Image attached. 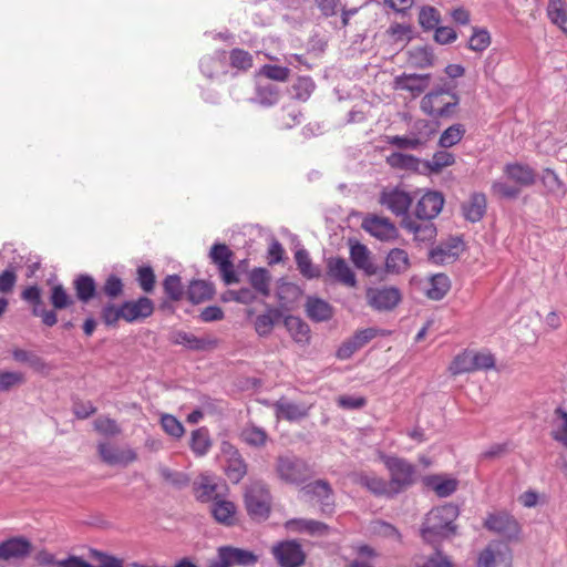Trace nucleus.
Masks as SVG:
<instances>
[{
	"label": "nucleus",
	"instance_id": "9d476101",
	"mask_svg": "<svg viewBox=\"0 0 567 567\" xmlns=\"http://www.w3.org/2000/svg\"><path fill=\"white\" fill-rule=\"evenodd\" d=\"M483 526L488 532L507 539L517 537L520 532L517 519L506 511L488 513L483 522Z\"/></svg>",
	"mask_w": 567,
	"mask_h": 567
},
{
	"label": "nucleus",
	"instance_id": "338daca9",
	"mask_svg": "<svg viewBox=\"0 0 567 567\" xmlns=\"http://www.w3.org/2000/svg\"><path fill=\"white\" fill-rule=\"evenodd\" d=\"M471 358L474 371L492 369L495 365V358L491 352L471 350Z\"/></svg>",
	"mask_w": 567,
	"mask_h": 567
},
{
	"label": "nucleus",
	"instance_id": "a211bd4d",
	"mask_svg": "<svg viewBox=\"0 0 567 567\" xmlns=\"http://www.w3.org/2000/svg\"><path fill=\"white\" fill-rule=\"evenodd\" d=\"M303 492L316 499L323 514H331L334 508L333 491L329 482L324 480L315 481L303 487Z\"/></svg>",
	"mask_w": 567,
	"mask_h": 567
},
{
	"label": "nucleus",
	"instance_id": "4468645a",
	"mask_svg": "<svg viewBox=\"0 0 567 567\" xmlns=\"http://www.w3.org/2000/svg\"><path fill=\"white\" fill-rule=\"evenodd\" d=\"M209 257L218 267L221 279L226 285L239 281L233 262L234 252L225 244H215L210 248Z\"/></svg>",
	"mask_w": 567,
	"mask_h": 567
},
{
	"label": "nucleus",
	"instance_id": "a19ab883",
	"mask_svg": "<svg viewBox=\"0 0 567 567\" xmlns=\"http://www.w3.org/2000/svg\"><path fill=\"white\" fill-rule=\"evenodd\" d=\"M240 437L246 444L255 447L264 446L268 440L266 431L254 424H247L243 429Z\"/></svg>",
	"mask_w": 567,
	"mask_h": 567
},
{
	"label": "nucleus",
	"instance_id": "13d9d810",
	"mask_svg": "<svg viewBox=\"0 0 567 567\" xmlns=\"http://www.w3.org/2000/svg\"><path fill=\"white\" fill-rule=\"evenodd\" d=\"M164 291L169 299L178 301L183 298L184 287L182 280L177 275H169L163 282Z\"/></svg>",
	"mask_w": 567,
	"mask_h": 567
},
{
	"label": "nucleus",
	"instance_id": "5701e85b",
	"mask_svg": "<svg viewBox=\"0 0 567 567\" xmlns=\"http://www.w3.org/2000/svg\"><path fill=\"white\" fill-rule=\"evenodd\" d=\"M327 274L336 281L347 286L355 287V275L343 258H330L327 262Z\"/></svg>",
	"mask_w": 567,
	"mask_h": 567
},
{
	"label": "nucleus",
	"instance_id": "aec40b11",
	"mask_svg": "<svg viewBox=\"0 0 567 567\" xmlns=\"http://www.w3.org/2000/svg\"><path fill=\"white\" fill-rule=\"evenodd\" d=\"M401 227L409 234L413 235L416 241H430L436 236V227L432 220L417 219L412 216H405L402 218Z\"/></svg>",
	"mask_w": 567,
	"mask_h": 567
},
{
	"label": "nucleus",
	"instance_id": "f257e3e1",
	"mask_svg": "<svg viewBox=\"0 0 567 567\" xmlns=\"http://www.w3.org/2000/svg\"><path fill=\"white\" fill-rule=\"evenodd\" d=\"M458 514V507L453 504H445L431 509L426 514L421 528L423 539L436 546L443 539L454 536L457 532L455 520Z\"/></svg>",
	"mask_w": 567,
	"mask_h": 567
},
{
	"label": "nucleus",
	"instance_id": "20e7f679",
	"mask_svg": "<svg viewBox=\"0 0 567 567\" xmlns=\"http://www.w3.org/2000/svg\"><path fill=\"white\" fill-rule=\"evenodd\" d=\"M384 465L390 474L386 481L389 497H393L405 491L415 481V467L404 458L396 456H385Z\"/></svg>",
	"mask_w": 567,
	"mask_h": 567
},
{
	"label": "nucleus",
	"instance_id": "e2e57ef3",
	"mask_svg": "<svg viewBox=\"0 0 567 567\" xmlns=\"http://www.w3.org/2000/svg\"><path fill=\"white\" fill-rule=\"evenodd\" d=\"M25 382L24 374L13 371H0V392L10 391Z\"/></svg>",
	"mask_w": 567,
	"mask_h": 567
},
{
	"label": "nucleus",
	"instance_id": "bf43d9fd",
	"mask_svg": "<svg viewBox=\"0 0 567 567\" xmlns=\"http://www.w3.org/2000/svg\"><path fill=\"white\" fill-rule=\"evenodd\" d=\"M196 495L197 499L200 502H209L214 501V495L216 493V484L208 476H200L198 483H196Z\"/></svg>",
	"mask_w": 567,
	"mask_h": 567
},
{
	"label": "nucleus",
	"instance_id": "4be33fe9",
	"mask_svg": "<svg viewBox=\"0 0 567 567\" xmlns=\"http://www.w3.org/2000/svg\"><path fill=\"white\" fill-rule=\"evenodd\" d=\"M406 63L413 69H430L435 65L436 55L430 45H415L405 52Z\"/></svg>",
	"mask_w": 567,
	"mask_h": 567
},
{
	"label": "nucleus",
	"instance_id": "a18cd8bd",
	"mask_svg": "<svg viewBox=\"0 0 567 567\" xmlns=\"http://www.w3.org/2000/svg\"><path fill=\"white\" fill-rule=\"evenodd\" d=\"M316 84L310 76H299L291 86L292 97L306 102L315 91Z\"/></svg>",
	"mask_w": 567,
	"mask_h": 567
},
{
	"label": "nucleus",
	"instance_id": "09e8293b",
	"mask_svg": "<svg viewBox=\"0 0 567 567\" xmlns=\"http://www.w3.org/2000/svg\"><path fill=\"white\" fill-rule=\"evenodd\" d=\"M427 485L433 488L437 496L446 497L456 491L457 481L454 478H442L440 476H431L427 478Z\"/></svg>",
	"mask_w": 567,
	"mask_h": 567
},
{
	"label": "nucleus",
	"instance_id": "864d4df0",
	"mask_svg": "<svg viewBox=\"0 0 567 567\" xmlns=\"http://www.w3.org/2000/svg\"><path fill=\"white\" fill-rule=\"evenodd\" d=\"M295 260L303 277L308 279L319 277V269L312 265L309 254L305 249H300L295 254Z\"/></svg>",
	"mask_w": 567,
	"mask_h": 567
},
{
	"label": "nucleus",
	"instance_id": "6e6552de",
	"mask_svg": "<svg viewBox=\"0 0 567 567\" xmlns=\"http://www.w3.org/2000/svg\"><path fill=\"white\" fill-rule=\"evenodd\" d=\"M270 551L279 567H302L307 558L302 545L296 539L278 542Z\"/></svg>",
	"mask_w": 567,
	"mask_h": 567
},
{
	"label": "nucleus",
	"instance_id": "ea45409f",
	"mask_svg": "<svg viewBox=\"0 0 567 567\" xmlns=\"http://www.w3.org/2000/svg\"><path fill=\"white\" fill-rule=\"evenodd\" d=\"M412 27L404 23H392L385 34L393 44L405 45L412 39Z\"/></svg>",
	"mask_w": 567,
	"mask_h": 567
},
{
	"label": "nucleus",
	"instance_id": "2eb2a0df",
	"mask_svg": "<svg viewBox=\"0 0 567 567\" xmlns=\"http://www.w3.org/2000/svg\"><path fill=\"white\" fill-rule=\"evenodd\" d=\"M379 203L385 206L395 216H410L408 214L412 204L410 194L399 187H386L379 196Z\"/></svg>",
	"mask_w": 567,
	"mask_h": 567
},
{
	"label": "nucleus",
	"instance_id": "6ab92c4d",
	"mask_svg": "<svg viewBox=\"0 0 567 567\" xmlns=\"http://www.w3.org/2000/svg\"><path fill=\"white\" fill-rule=\"evenodd\" d=\"M444 197L439 192L425 193L416 203L414 215L417 219H434L442 210Z\"/></svg>",
	"mask_w": 567,
	"mask_h": 567
},
{
	"label": "nucleus",
	"instance_id": "680f3d73",
	"mask_svg": "<svg viewBox=\"0 0 567 567\" xmlns=\"http://www.w3.org/2000/svg\"><path fill=\"white\" fill-rule=\"evenodd\" d=\"M93 425L96 432L105 436H116L122 432L116 421L106 416L97 417Z\"/></svg>",
	"mask_w": 567,
	"mask_h": 567
},
{
	"label": "nucleus",
	"instance_id": "69168bd1",
	"mask_svg": "<svg viewBox=\"0 0 567 567\" xmlns=\"http://www.w3.org/2000/svg\"><path fill=\"white\" fill-rule=\"evenodd\" d=\"M260 74L269 80L286 82L289 79L290 70L286 66L265 64L260 70Z\"/></svg>",
	"mask_w": 567,
	"mask_h": 567
},
{
	"label": "nucleus",
	"instance_id": "f8f14e48",
	"mask_svg": "<svg viewBox=\"0 0 567 567\" xmlns=\"http://www.w3.org/2000/svg\"><path fill=\"white\" fill-rule=\"evenodd\" d=\"M430 73H402L393 79L394 91L408 92L412 99L421 96L430 87Z\"/></svg>",
	"mask_w": 567,
	"mask_h": 567
},
{
	"label": "nucleus",
	"instance_id": "79ce46f5",
	"mask_svg": "<svg viewBox=\"0 0 567 567\" xmlns=\"http://www.w3.org/2000/svg\"><path fill=\"white\" fill-rule=\"evenodd\" d=\"M388 144L402 150H417L426 144V137L424 135L414 137L411 132L408 135L400 136L393 135L386 137Z\"/></svg>",
	"mask_w": 567,
	"mask_h": 567
},
{
	"label": "nucleus",
	"instance_id": "bb28decb",
	"mask_svg": "<svg viewBox=\"0 0 567 567\" xmlns=\"http://www.w3.org/2000/svg\"><path fill=\"white\" fill-rule=\"evenodd\" d=\"M308 318L316 322L328 321L333 317L332 306L317 297H309L306 302Z\"/></svg>",
	"mask_w": 567,
	"mask_h": 567
},
{
	"label": "nucleus",
	"instance_id": "37998d69",
	"mask_svg": "<svg viewBox=\"0 0 567 567\" xmlns=\"http://www.w3.org/2000/svg\"><path fill=\"white\" fill-rule=\"evenodd\" d=\"M212 447L207 429L200 427L192 432L190 449L197 456L205 455Z\"/></svg>",
	"mask_w": 567,
	"mask_h": 567
},
{
	"label": "nucleus",
	"instance_id": "5fc2aeb1",
	"mask_svg": "<svg viewBox=\"0 0 567 567\" xmlns=\"http://www.w3.org/2000/svg\"><path fill=\"white\" fill-rule=\"evenodd\" d=\"M440 21L441 14L437 9L430 6L421 8L419 12V23L423 30H434L436 27H439Z\"/></svg>",
	"mask_w": 567,
	"mask_h": 567
},
{
	"label": "nucleus",
	"instance_id": "de8ad7c7",
	"mask_svg": "<svg viewBox=\"0 0 567 567\" xmlns=\"http://www.w3.org/2000/svg\"><path fill=\"white\" fill-rule=\"evenodd\" d=\"M249 281L252 288L262 297H268L270 293V276L266 269H254L249 276Z\"/></svg>",
	"mask_w": 567,
	"mask_h": 567
},
{
	"label": "nucleus",
	"instance_id": "ddd939ff",
	"mask_svg": "<svg viewBox=\"0 0 567 567\" xmlns=\"http://www.w3.org/2000/svg\"><path fill=\"white\" fill-rule=\"evenodd\" d=\"M367 303L377 311H391L402 300L401 291L395 287L368 288Z\"/></svg>",
	"mask_w": 567,
	"mask_h": 567
},
{
	"label": "nucleus",
	"instance_id": "473e14b6",
	"mask_svg": "<svg viewBox=\"0 0 567 567\" xmlns=\"http://www.w3.org/2000/svg\"><path fill=\"white\" fill-rule=\"evenodd\" d=\"M550 436L555 442L567 449V411L561 408H557L554 411V417L550 423Z\"/></svg>",
	"mask_w": 567,
	"mask_h": 567
},
{
	"label": "nucleus",
	"instance_id": "c03bdc74",
	"mask_svg": "<svg viewBox=\"0 0 567 567\" xmlns=\"http://www.w3.org/2000/svg\"><path fill=\"white\" fill-rule=\"evenodd\" d=\"M449 372L454 377L475 372L471 358V350H464L463 352L458 353L450 363Z\"/></svg>",
	"mask_w": 567,
	"mask_h": 567
},
{
	"label": "nucleus",
	"instance_id": "e433bc0d",
	"mask_svg": "<svg viewBox=\"0 0 567 567\" xmlns=\"http://www.w3.org/2000/svg\"><path fill=\"white\" fill-rule=\"evenodd\" d=\"M458 243L442 244L430 251V259L437 265L450 264L456 259L458 256Z\"/></svg>",
	"mask_w": 567,
	"mask_h": 567
},
{
	"label": "nucleus",
	"instance_id": "9b49d317",
	"mask_svg": "<svg viewBox=\"0 0 567 567\" xmlns=\"http://www.w3.org/2000/svg\"><path fill=\"white\" fill-rule=\"evenodd\" d=\"M512 550L501 542H491L477 556L476 567H511L512 566Z\"/></svg>",
	"mask_w": 567,
	"mask_h": 567
},
{
	"label": "nucleus",
	"instance_id": "1a4fd4ad",
	"mask_svg": "<svg viewBox=\"0 0 567 567\" xmlns=\"http://www.w3.org/2000/svg\"><path fill=\"white\" fill-rule=\"evenodd\" d=\"M97 455L109 466L126 467L138 460L137 452L130 446H120L112 442H99Z\"/></svg>",
	"mask_w": 567,
	"mask_h": 567
},
{
	"label": "nucleus",
	"instance_id": "49530a36",
	"mask_svg": "<svg viewBox=\"0 0 567 567\" xmlns=\"http://www.w3.org/2000/svg\"><path fill=\"white\" fill-rule=\"evenodd\" d=\"M455 163V157L447 151L435 152L431 159L424 163V166L431 173H440L443 168L449 167Z\"/></svg>",
	"mask_w": 567,
	"mask_h": 567
},
{
	"label": "nucleus",
	"instance_id": "0eeeda50",
	"mask_svg": "<svg viewBox=\"0 0 567 567\" xmlns=\"http://www.w3.org/2000/svg\"><path fill=\"white\" fill-rule=\"evenodd\" d=\"M258 556L250 550L234 547L220 546L217 548V556L208 561L207 567H249L256 565Z\"/></svg>",
	"mask_w": 567,
	"mask_h": 567
},
{
	"label": "nucleus",
	"instance_id": "7ed1b4c3",
	"mask_svg": "<svg viewBox=\"0 0 567 567\" xmlns=\"http://www.w3.org/2000/svg\"><path fill=\"white\" fill-rule=\"evenodd\" d=\"M460 96L445 85L426 92L420 101V110L433 118H451L458 110Z\"/></svg>",
	"mask_w": 567,
	"mask_h": 567
},
{
	"label": "nucleus",
	"instance_id": "603ef678",
	"mask_svg": "<svg viewBox=\"0 0 567 567\" xmlns=\"http://www.w3.org/2000/svg\"><path fill=\"white\" fill-rule=\"evenodd\" d=\"M491 34L486 29L474 27L467 48L474 52H483L491 45Z\"/></svg>",
	"mask_w": 567,
	"mask_h": 567
},
{
	"label": "nucleus",
	"instance_id": "3c124183",
	"mask_svg": "<svg viewBox=\"0 0 567 567\" xmlns=\"http://www.w3.org/2000/svg\"><path fill=\"white\" fill-rule=\"evenodd\" d=\"M101 292L109 301L120 298L124 293L123 280L116 275H109L101 288Z\"/></svg>",
	"mask_w": 567,
	"mask_h": 567
},
{
	"label": "nucleus",
	"instance_id": "6e6d98bb",
	"mask_svg": "<svg viewBox=\"0 0 567 567\" xmlns=\"http://www.w3.org/2000/svg\"><path fill=\"white\" fill-rule=\"evenodd\" d=\"M414 567H455L447 556L436 549L433 555L427 558L416 557Z\"/></svg>",
	"mask_w": 567,
	"mask_h": 567
},
{
	"label": "nucleus",
	"instance_id": "774afa93",
	"mask_svg": "<svg viewBox=\"0 0 567 567\" xmlns=\"http://www.w3.org/2000/svg\"><path fill=\"white\" fill-rule=\"evenodd\" d=\"M137 282L144 292L153 291L155 287V275L151 267L143 266L137 269Z\"/></svg>",
	"mask_w": 567,
	"mask_h": 567
},
{
	"label": "nucleus",
	"instance_id": "8fccbe9b",
	"mask_svg": "<svg viewBox=\"0 0 567 567\" xmlns=\"http://www.w3.org/2000/svg\"><path fill=\"white\" fill-rule=\"evenodd\" d=\"M464 134L465 127L463 124H453L443 131L439 140V145L443 148L452 147L463 138Z\"/></svg>",
	"mask_w": 567,
	"mask_h": 567
},
{
	"label": "nucleus",
	"instance_id": "7c9ffc66",
	"mask_svg": "<svg viewBox=\"0 0 567 567\" xmlns=\"http://www.w3.org/2000/svg\"><path fill=\"white\" fill-rule=\"evenodd\" d=\"M284 323L295 342L300 344L309 343L311 338L310 328L301 318L287 316Z\"/></svg>",
	"mask_w": 567,
	"mask_h": 567
},
{
	"label": "nucleus",
	"instance_id": "c9c22d12",
	"mask_svg": "<svg viewBox=\"0 0 567 567\" xmlns=\"http://www.w3.org/2000/svg\"><path fill=\"white\" fill-rule=\"evenodd\" d=\"M214 286L205 280H193L187 290L188 300L193 303H202L213 298Z\"/></svg>",
	"mask_w": 567,
	"mask_h": 567
},
{
	"label": "nucleus",
	"instance_id": "a878e982",
	"mask_svg": "<svg viewBox=\"0 0 567 567\" xmlns=\"http://www.w3.org/2000/svg\"><path fill=\"white\" fill-rule=\"evenodd\" d=\"M275 410L278 419L290 422L301 420L309 413V406L290 402L284 398L275 403Z\"/></svg>",
	"mask_w": 567,
	"mask_h": 567
},
{
	"label": "nucleus",
	"instance_id": "412c9836",
	"mask_svg": "<svg viewBox=\"0 0 567 567\" xmlns=\"http://www.w3.org/2000/svg\"><path fill=\"white\" fill-rule=\"evenodd\" d=\"M349 478L353 484L368 489L375 496L389 497L386 481L374 473L353 471L349 474Z\"/></svg>",
	"mask_w": 567,
	"mask_h": 567
},
{
	"label": "nucleus",
	"instance_id": "f704fd0d",
	"mask_svg": "<svg viewBox=\"0 0 567 567\" xmlns=\"http://www.w3.org/2000/svg\"><path fill=\"white\" fill-rule=\"evenodd\" d=\"M385 268L391 274H403L410 268L409 255L404 249L393 248L385 259Z\"/></svg>",
	"mask_w": 567,
	"mask_h": 567
},
{
	"label": "nucleus",
	"instance_id": "72a5a7b5",
	"mask_svg": "<svg viewBox=\"0 0 567 567\" xmlns=\"http://www.w3.org/2000/svg\"><path fill=\"white\" fill-rule=\"evenodd\" d=\"M504 173L519 186H530L535 183V172L527 165L518 163L507 164Z\"/></svg>",
	"mask_w": 567,
	"mask_h": 567
},
{
	"label": "nucleus",
	"instance_id": "c85d7f7f",
	"mask_svg": "<svg viewBox=\"0 0 567 567\" xmlns=\"http://www.w3.org/2000/svg\"><path fill=\"white\" fill-rule=\"evenodd\" d=\"M546 14L549 21L567 37V1L548 0Z\"/></svg>",
	"mask_w": 567,
	"mask_h": 567
},
{
	"label": "nucleus",
	"instance_id": "4d7b16f0",
	"mask_svg": "<svg viewBox=\"0 0 567 567\" xmlns=\"http://www.w3.org/2000/svg\"><path fill=\"white\" fill-rule=\"evenodd\" d=\"M50 302L54 309L61 310L74 303L73 298L62 285H54L51 288Z\"/></svg>",
	"mask_w": 567,
	"mask_h": 567
},
{
	"label": "nucleus",
	"instance_id": "c756f323",
	"mask_svg": "<svg viewBox=\"0 0 567 567\" xmlns=\"http://www.w3.org/2000/svg\"><path fill=\"white\" fill-rule=\"evenodd\" d=\"M385 163L393 169L404 172H419L421 159L414 155L393 152L385 157Z\"/></svg>",
	"mask_w": 567,
	"mask_h": 567
},
{
	"label": "nucleus",
	"instance_id": "cd10ccee",
	"mask_svg": "<svg viewBox=\"0 0 567 567\" xmlns=\"http://www.w3.org/2000/svg\"><path fill=\"white\" fill-rule=\"evenodd\" d=\"M486 206V196L483 193H475L463 204V215L468 221L476 223L483 218Z\"/></svg>",
	"mask_w": 567,
	"mask_h": 567
},
{
	"label": "nucleus",
	"instance_id": "2f4dec72",
	"mask_svg": "<svg viewBox=\"0 0 567 567\" xmlns=\"http://www.w3.org/2000/svg\"><path fill=\"white\" fill-rule=\"evenodd\" d=\"M73 288L76 298L83 303H87L97 297L96 282L90 275H79L73 280Z\"/></svg>",
	"mask_w": 567,
	"mask_h": 567
},
{
	"label": "nucleus",
	"instance_id": "dca6fc26",
	"mask_svg": "<svg viewBox=\"0 0 567 567\" xmlns=\"http://www.w3.org/2000/svg\"><path fill=\"white\" fill-rule=\"evenodd\" d=\"M361 227L382 241L394 240L399 236L396 226L389 218L374 214L367 215L362 219Z\"/></svg>",
	"mask_w": 567,
	"mask_h": 567
},
{
	"label": "nucleus",
	"instance_id": "b1692460",
	"mask_svg": "<svg viewBox=\"0 0 567 567\" xmlns=\"http://www.w3.org/2000/svg\"><path fill=\"white\" fill-rule=\"evenodd\" d=\"M213 517L220 524L233 526L237 523V507L236 505L223 498H214L210 506Z\"/></svg>",
	"mask_w": 567,
	"mask_h": 567
},
{
	"label": "nucleus",
	"instance_id": "f03ea898",
	"mask_svg": "<svg viewBox=\"0 0 567 567\" xmlns=\"http://www.w3.org/2000/svg\"><path fill=\"white\" fill-rule=\"evenodd\" d=\"M155 306L148 297H140L135 300H125L122 303L105 302L100 311V317L106 327H116L120 320L132 323L150 318Z\"/></svg>",
	"mask_w": 567,
	"mask_h": 567
},
{
	"label": "nucleus",
	"instance_id": "4c0bfd02",
	"mask_svg": "<svg viewBox=\"0 0 567 567\" xmlns=\"http://www.w3.org/2000/svg\"><path fill=\"white\" fill-rule=\"evenodd\" d=\"M226 475L233 483H238L247 473V465L238 451H234L227 460Z\"/></svg>",
	"mask_w": 567,
	"mask_h": 567
},
{
	"label": "nucleus",
	"instance_id": "423d86ee",
	"mask_svg": "<svg viewBox=\"0 0 567 567\" xmlns=\"http://www.w3.org/2000/svg\"><path fill=\"white\" fill-rule=\"evenodd\" d=\"M276 473L287 484H301L312 474L303 460L293 455H280L276 461Z\"/></svg>",
	"mask_w": 567,
	"mask_h": 567
},
{
	"label": "nucleus",
	"instance_id": "58836bf2",
	"mask_svg": "<svg viewBox=\"0 0 567 567\" xmlns=\"http://www.w3.org/2000/svg\"><path fill=\"white\" fill-rule=\"evenodd\" d=\"M451 281L444 274H436L431 277L426 296L432 300H441L450 291Z\"/></svg>",
	"mask_w": 567,
	"mask_h": 567
},
{
	"label": "nucleus",
	"instance_id": "f3484780",
	"mask_svg": "<svg viewBox=\"0 0 567 567\" xmlns=\"http://www.w3.org/2000/svg\"><path fill=\"white\" fill-rule=\"evenodd\" d=\"M32 543L24 536H13L0 542V560H22L31 555Z\"/></svg>",
	"mask_w": 567,
	"mask_h": 567
},
{
	"label": "nucleus",
	"instance_id": "393cba45",
	"mask_svg": "<svg viewBox=\"0 0 567 567\" xmlns=\"http://www.w3.org/2000/svg\"><path fill=\"white\" fill-rule=\"evenodd\" d=\"M350 259L358 269L363 270L368 276L377 274V267L373 264L371 254L365 245L358 241L351 244Z\"/></svg>",
	"mask_w": 567,
	"mask_h": 567
},
{
	"label": "nucleus",
	"instance_id": "39448f33",
	"mask_svg": "<svg viewBox=\"0 0 567 567\" xmlns=\"http://www.w3.org/2000/svg\"><path fill=\"white\" fill-rule=\"evenodd\" d=\"M245 507L252 520H266L271 512L269 489L261 483L251 484L245 493Z\"/></svg>",
	"mask_w": 567,
	"mask_h": 567
},
{
	"label": "nucleus",
	"instance_id": "0e129e2a",
	"mask_svg": "<svg viewBox=\"0 0 567 567\" xmlns=\"http://www.w3.org/2000/svg\"><path fill=\"white\" fill-rule=\"evenodd\" d=\"M229 59L233 68L248 70L252 66L251 54L243 49L231 50Z\"/></svg>",
	"mask_w": 567,
	"mask_h": 567
},
{
	"label": "nucleus",
	"instance_id": "052dcab7",
	"mask_svg": "<svg viewBox=\"0 0 567 567\" xmlns=\"http://www.w3.org/2000/svg\"><path fill=\"white\" fill-rule=\"evenodd\" d=\"M161 426L166 434L176 439L182 437L185 433L183 424L172 414L161 416Z\"/></svg>",
	"mask_w": 567,
	"mask_h": 567
}]
</instances>
